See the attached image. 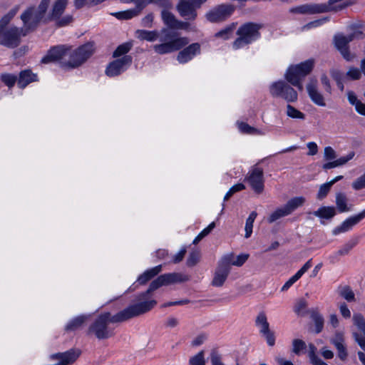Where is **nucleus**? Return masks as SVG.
I'll return each mask as SVG.
<instances>
[{
  "label": "nucleus",
  "mask_w": 365,
  "mask_h": 365,
  "mask_svg": "<svg viewBox=\"0 0 365 365\" xmlns=\"http://www.w3.org/2000/svg\"><path fill=\"white\" fill-rule=\"evenodd\" d=\"M188 280L189 277L187 275L178 272L160 275L150 284L146 291L136 295L135 304L113 316H111L109 312L101 314L90 327V331H93L98 339L111 337L113 335V332L108 327L109 323L124 322L150 312L157 304V301L152 298L153 293L155 290L162 286L185 282Z\"/></svg>",
  "instance_id": "f257e3e1"
},
{
  "label": "nucleus",
  "mask_w": 365,
  "mask_h": 365,
  "mask_svg": "<svg viewBox=\"0 0 365 365\" xmlns=\"http://www.w3.org/2000/svg\"><path fill=\"white\" fill-rule=\"evenodd\" d=\"M48 9V6L41 1L37 7L34 6L28 7L20 16L24 24V29L29 33L36 30L41 22L47 23L48 21H54L57 27H63V26L57 24L56 20L49 19L51 10L47 14Z\"/></svg>",
  "instance_id": "f03ea898"
},
{
  "label": "nucleus",
  "mask_w": 365,
  "mask_h": 365,
  "mask_svg": "<svg viewBox=\"0 0 365 365\" xmlns=\"http://www.w3.org/2000/svg\"><path fill=\"white\" fill-rule=\"evenodd\" d=\"M263 28L262 24L247 22L242 24L237 31L239 36L232 43L234 49H239L246 45L250 44L260 37V29Z\"/></svg>",
  "instance_id": "7ed1b4c3"
},
{
  "label": "nucleus",
  "mask_w": 365,
  "mask_h": 365,
  "mask_svg": "<svg viewBox=\"0 0 365 365\" xmlns=\"http://www.w3.org/2000/svg\"><path fill=\"white\" fill-rule=\"evenodd\" d=\"M314 65V61L308 59L299 64L290 66L285 74L286 80L300 91H303L302 81L312 72Z\"/></svg>",
  "instance_id": "20e7f679"
},
{
  "label": "nucleus",
  "mask_w": 365,
  "mask_h": 365,
  "mask_svg": "<svg viewBox=\"0 0 365 365\" xmlns=\"http://www.w3.org/2000/svg\"><path fill=\"white\" fill-rule=\"evenodd\" d=\"M8 25L0 24V45L9 48H14L20 45L21 36H25L27 32L24 28L7 27Z\"/></svg>",
  "instance_id": "39448f33"
},
{
  "label": "nucleus",
  "mask_w": 365,
  "mask_h": 365,
  "mask_svg": "<svg viewBox=\"0 0 365 365\" xmlns=\"http://www.w3.org/2000/svg\"><path fill=\"white\" fill-rule=\"evenodd\" d=\"M362 37L363 33L359 30H355L348 36H344L342 34H338L334 36V46L344 58L349 61L354 58V56L351 53L349 49V42L355 38H361Z\"/></svg>",
  "instance_id": "423d86ee"
},
{
  "label": "nucleus",
  "mask_w": 365,
  "mask_h": 365,
  "mask_svg": "<svg viewBox=\"0 0 365 365\" xmlns=\"http://www.w3.org/2000/svg\"><path fill=\"white\" fill-rule=\"evenodd\" d=\"M93 53V45L91 43H86L73 51L69 48V61L65 63L64 66L67 68H76L83 64L91 56Z\"/></svg>",
  "instance_id": "0eeeda50"
},
{
  "label": "nucleus",
  "mask_w": 365,
  "mask_h": 365,
  "mask_svg": "<svg viewBox=\"0 0 365 365\" xmlns=\"http://www.w3.org/2000/svg\"><path fill=\"white\" fill-rule=\"evenodd\" d=\"M270 93L273 97H281L287 102H295L298 98L297 91L282 81L275 82L270 86Z\"/></svg>",
  "instance_id": "6e6552de"
},
{
  "label": "nucleus",
  "mask_w": 365,
  "mask_h": 365,
  "mask_svg": "<svg viewBox=\"0 0 365 365\" xmlns=\"http://www.w3.org/2000/svg\"><path fill=\"white\" fill-rule=\"evenodd\" d=\"M334 4H306L296 7L292 11L301 14H316L326 13L331 11H338L342 9L346 6H340L338 8L333 6Z\"/></svg>",
  "instance_id": "1a4fd4ad"
},
{
  "label": "nucleus",
  "mask_w": 365,
  "mask_h": 365,
  "mask_svg": "<svg viewBox=\"0 0 365 365\" xmlns=\"http://www.w3.org/2000/svg\"><path fill=\"white\" fill-rule=\"evenodd\" d=\"M235 6L229 4L217 5L210 10L205 15L206 19L212 23H218L225 21L234 12Z\"/></svg>",
  "instance_id": "9d476101"
},
{
  "label": "nucleus",
  "mask_w": 365,
  "mask_h": 365,
  "mask_svg": "<svg viewBox=\"0 0 365 365\" xmlns=\"http://www.w3.org/2000/svg\"><path fill=\"white\" fill-rule=\"evenodd\" d=\"M67 4L68 0H56L52 5L49 19L56 20L59 26H67L73 21V17L71 15L62 16Z\"/></svg>",
  "instance_id": "9b49d317"
},
{
  "label": "nucleus",
  "mask_w": 365,
  "mask_h": 365,
  "mask_svg": "<svg viewBox=\"0 0 365 365\" xmlns=\"http://www.w3.org/2000/svg\"><path fill=\"white\" fill-rule=\"evenodd\" d=\"M230 259L228 257L223 258L218 264L211 284L213 287H220L226 281L230 272Z\"/></svg>",
  "instance_id": "f8f14e48"
},
{
  "label": "nucleus",
  "mask_w": 365,
  "mask_h": 365,
  "mask_svg": "<svg viewBox=\"0 0 365 365\" xmlns=\"http://www.w3.org/2000/svg\"><path fill=\"white\" fill-rule=\"evenodd\" d=\"M189 43L187 38L181 37L173 41L155 45L153 48L159 54H165L178 51Z\"/></svg>",
  "instance_id": "ddd939ff"
},
{
  "label": "nucleus",
  "mask_w": 365,
  "mask_h": 365,
  "mask_svg": "<svg viewBox=\"0 0 365 365\" xmlns=\"http://www.w3.org/2000/svg\"><path fill=\"white\" fill-rule=\"evenodd\" d=\"M132 63V57L130 56H124L123 58L113 61L110 63L106 70L108 76H115L119 75L125 67L129 66Z\"/></svg>",
  "instance_id": "4468645a"
},
{
  "label": "nucleus",
  "mask_w": 365,
  "mask_h": 365,
  "mask_svg": "<svg viewBox=\"0 0 365 365\" xmlns=\"http://www.w3.org/2000/svg\"><path fill=\"white\" fill-rule=\"evenodd\" d=\"M246 180L248 181L250 186L255 192H262L264 190V177L263 170L262 168H252V170L247 176Z\"/></svg>",
  "instance_id": "2eb2a0df"
},
{
  "label": "nucleus",
  "mask_w": 365,
  "mask_h": 365,
  "mask_svg": "<svg viewBox=\"0 0 365 365\" xmlns=\"http://www.w3.org/2000/svg\"><path fill=\"white\" fill-rule=\"evenodd\" d=\"M195 4L196 2L192 0H180L177 5V10L180 15L186 20L193 21L197 17Z\"/></svg>",
  "instance_id": "dca6fc26"
},
{
  "label": "nucleus",
  "mask_w": 365,
  "mask_h": 365,
  "mask_svg": "<svg viewBox=\"0 0 365 365\" xmlns=\"http://www.w3.org/2000/svg\"><path fill=\"white\" fill-rule=\"evenodd\" d=\"M307 91L312 101L322 107L326 106L323 95L318 90V81L315 78H311L307 83Z\"/></svg>",
  "instance_id": "f3484780"
},
{
  "label": "nucleus",
  "mask_w": 365,
  "mask_h": 365,
  "mask_svg": "<svg viewBox=\"0 0 365 365\" xmlns=\"http://www.w3.org/2000/svg\"><path fill=\"white\" fill-rule=\"evenodd\" d=\"M365 218V209L360 213L350 217L342 222L340 226L336 227L333 230V235H336L341 232H346L350 230L354 226L357 225L361 220Z\"/></svg>",
  "instance_id": "a211bd4d"
},
{
  "label": "nucleus",
  "mask_w": 365,
  "mask_h": 365,
  "mask_svg": "<svg viewBox=\"0 0 365 365\" xmlns=\"http://www.w3.org/2000/svg\"><path fill=\"white\" fill-rule=\"evenodd\" d=\"M69 47L66 46H57L50 49L46 56H44L41 62L48 63L62 59L68 56Z\"/></svg>",
  "instance_id": "6ab92c4d"
},
{
  "label": "nucleus",
  "mask_w": 365,
  "mask_h": 365,
  "mask_svg": "<svg viewBox=\"0 0 365 365\" xmlns=\"http://www.w3.org/2000/svg\"><path fill=\"white\" fill-rule=\"evenodd\" d=\"M200 44L198 43H192L179 52L177 59L181 63H186L191 60L197 53H200Z\"/></svg>",
  "instance_id": "aec40b11"
},
{
  "label": "nucleus",
  "mask_w": 365,
  "mask_h": 365,
  "mask_svg": "<svg viewBox=\"0 0 365 365\" xmlns=\"http://www.w3.org/2000/svg\"><path fill=\"white\" fill-rule=\"evenodd\" d=\"M145 6V1H136V5L134 9L118 12L115 14V16L119 19H129L138 16Z\"/></svg>",
  "instance_id": "412c9836"
},
{
  "label": "nucleus",
  "mask_w": 365,
  "mask_h": 365,
  "mask_svg": "<svg viewBox=\"0 0 365 365\" xmlns=\"http://www.w3.org/2000/svg\"><path fill=\"white\" fill-rule=\"evenodd\" d=\"M348 198L343 192H338L336 194V205L339 212H349L352 209V205H348Z\"/></svg>",
  "instance_id": "4be33fe9"
},
{
  "label": "nucleus",
  "mask_w": 365,
  "mask_h": 365,
  "mask_svg": "<svg viewBox=\"0 0 365 365\" xmlns=\"http://www.w3.org/2000/svg\"><path fill=\"white\" fill-rule=\"evenodd\" d=\"M36 81V75L29 70H25L20 73L17 84L19 88H24L28 84Z\"/></svg>",
  "instance_id": "5701e85b"
},
{
  "label": "nucleus",
  "mask_w": 365,
  "mask_h": 365,
  "mask_svg": "<svg viewBox=\"0 0 365 365\" xmlns=\"http://www.w3.org/2000/svg\"><path fill=\"white\" fill-rule=\"evenodd\" d=\"M90 315H81L71 319L66 326V331H75L81 328L84 323L88 319Z\"/></svg>",
  "instance_id": "b1692460"
},
{
  "label": "nucleus",
  "mask_w": 365,
  "mask_h": 365,
  "mask_svg": "<svg viewBox=\"0 0 365 365\" xmlns=\"http://www.w3.org/2000/svg\"><path fill=\"white\" fill-rule=\"evenodd\" d=\"M162 270V265L156 266L152 269L146 270L142 274H140L138 278V282L140 284H145L149 280L153 279L154 277L158 275Z\"/></svg>",
  "instance_id": "393cba45"
},
{
  "label": "nucleus",
  "mask_w": 365,
  "mask_h": 365,
  "mask_svg": "<svg viewBox=\"0 0 365 365\" xmlns=\"http://www.w3.org/2000/svg\"><path fill=\"white\" fill-rule=\"evenodd\" d=\"M306 201V199L302 197H295L289 200L284 205L289 215L292 214L298 207L302 206Z\"/></svg>",
  "instance_id": "a878e982"
},
{
  "label": "nucleus",
  "mask_w": 365,
  "mask_h": 365,
  "mask_svg": "<svg viewBox=\"0 0 365 365\" xmlns=\"http://www.w3.org/2000/svg\"><path fill=\"white\" fill-rule=\"evenodd\" d=\"M316 217L330 220L336 215V209L334 207H322L317 211L313 212Z\"/></svg>",
  "instance_id": "bb28decb"
},
{
  "label": "nucleus",
  "mask_w": 365,
  "mask_h": 365,
  "mask_svg": "<svg viewBox=\"0 0 365 365\" xmlns=\"http://www.w3.org/2000/svg\"><path fill=\"white\" fill-rule=\"evenodd\" d=\"M309 313L311 314V318L314 322L315 324V332L317 334L320 333L324 327V319L321 314L317 310H311L309 311Z\"/></svg>",
  "instance_id": "cd10ccee"
},
{
  "label": "nucleus",
  "mask_w": 365,
  "mask_h": 365,
  "mask_svg": "<svg viewBox=\"0 0 365 365\" xmlns=\"http://www.w3.org/2000/svg\"><path fill=\"white\" fill-rule=\"evenodd\" d=\"M162 19L164 23L170 29H175L178 20L175 16L168 11L163 10L162 11Z\"/></svg>",
  "instance_id": "c85d7f7f"
},
{
  "label": "nucleus",
  "mask_w": 365,
  "mask_h": 365,
  "mask_svg": "<svg viewBox=\"0 0 365 365\" xmlns=\"http://www.w3.org/2000/svg\"><path fill=\"white\" fill-rule=\"evenodd\" d=\"M255 324L260 327V333L268 331L269 330V324L267 322L266 314L264 312H260L256 317Z\"/></svg>",
  "instance_id": "c756f323"
},
{
  "label": "nucleus",
  "mask_w": 365,
  "mask_h": 365,
  "mask_svg": "<svg viewBox=\"0 0 365 365\" xmlns=\"http://www.w3.org/2000/svg\"><path fill=\"white\" fill-rule=\"evenodd\" d=\"M287 215H289L288 212L285 209L284 206H282L281 207L277 208L272 213H271L267 219V221L269 223L271 224L277 221V220Z\"/></svg>",
  "instance_id": "7c9ffc66"
},
{
  "label": "nucleus",
  "mask_w": 365,
  "mask_h": 365,
  "mask_svg": "<svg viewBox=\"0 0 365 365\" xmlns=\"http://www.w3.org/2000/svg\"><path fill=\"white\" fill-rule=\"evenodd\" d=\"M362 76L359 68L351 66L345 73L346 81H357L361 79Z\"/></svg>",
  "instance_id": "2f4dec72"
},
{
  "label": "nucleus",
  "mask_w": 365,
  "mask_h": 365,
  "mask_svg": "<svg viewBox=\"0 0 365 365\" xmlns=\"http://www.w3.org/2000/svg\"><path fill=\"white\" fill-rule=\"evenodd\" d=\"M137 33L138 34V38L141 40L153 41L158 37V32L155 31H149L145 30H138Z\"/></svg>",
  "instance_id": "473e14b6"
},
{
  "label": "nucleus",
  "mask_w": 365,
  "mask_h": 365,
  "mask_svg": "<svg viewBox=\"0 0 365 365\" xmlns=\"http://www.w3.org/2000/svg\"><path fill=\"white\" fill-rule=\"evenodd\" d=\"M257 215V212L255 211H253L250 214L248 218L246 220L245 227V237L246 238H249L252 232L253 223H254V221H255Z\"/></svg>",
  "instance_id": "72a5a7b5"
},
{
  "label": "nucleus",
  "mask_w": 365,
  "mask_h": 365,
  "mask_svg": "<svg viewBox=\"0 0 365 365\" xmlns=\"http://www.w3.org/2000/svg\"><path fill=\"white\" fill-rule=\"evenodd\" d=\"M353 321L355 326L361 332V335L365 336V319L361 314H355L353 317Z\"/></svg>",
  "instance_id": "f704fd0d"
},
{
  "label": "nucleus",
  "mask_w": 365,
  "mask_h": 365,
  "mask_svg": "<svg viewBox=\"0 0 365 365\" xmlns=\"http://www.w3.org/2000/svg\"><path fill=\"white\" fill-rule=\"evenodd\" d=\"M339 294L348 302L355 301V294L349 286H345L339 291Z\"/></svg>",
  "instance_id": "c9c22d12"
},
{
  "label": "nucleus",
  "mask_w": 365,
  "mask_h": 365,
  "mask_svg": "<svg viewBox=\"0 0 365 365\" xmlns=\"http://www.w3.org/2000/svg\"><path fill=\"white\" fill-rule=\"evenodd\" d=\"M132 47V43L127 42L125 43H123L117 47L115 51L113 52V56L114 58L119 57L122 55H124L127 53Z\"/></svg>",
  "instance_id": "e433bc0d"
},
{
  "label": "nucleus",
  "mask_w": 365,
  "mask_h": 365,
  "mask_svg": "<svg viewBox=\"0 0 365 365\" xmlns=\"http://www.w3.org/2000/svg\"><path fill=\"white\" fill-rule=\"evenodd\" d=\"M287 115L292 118H298V119H304L305 115L293 107L292 106L288 104L287 106Z\"/></svg>",
  "instance_id": "4c0bfd02"
},
{
  "label": "nucleus",
  "mask_w": 365,
  "mask_h": 365,
  "mask_svg": "<svg viewBox=\"0 0 365 365\" xmlns=\"http://www.w3.org/2000/svg\"><path fill=\"white\" fill-rule=\"evenodd\" d=\"M305 342L299 339H294L292 341V352L297 355H299L301 351L306 349Z\"/></svg>",
  "instance_id": "58836bf2"
},
{
  "label": "nucleus",
  "mask_w": 365,
  "mask_h": 365,
  "mask_svg": "<svg viewBox=\"0 0 365 365\" xmlns=\"http://www.w3.org/2000/svg\"><path fill=\"white\" fill-rule=\"evenodd\" d=\"M357 244V240H352L345 244L343 247L339 250L336 255L339 256H343L347 255L349 251Z\"/></svg>",
  "instance_id": "ea45409f"
},
{
  "label": "nucleus",
  "mask_w": 365,
  "mask_h": 365,
  "mask_svg": "<svg viewBox=\"0 0 365 365\" xmlns=\"http://www.w3.org/2000/svg\"><path fill=\"white\" fill-rule=\"evenodd\" d=\"M19 9V6H16L14 8L11 9L8 14L4 15L0 19V24H9L11 20L14 18V16L16 14Z\"/></svg>",
  "instance_id": "a19ab883"
},
{
  "label": "nucleus",
  "mask_w": 365,
  "mask_h": 365,
  "mask_svg": "<svg viewBox=\"0 0 365 365\" xmlns=\"http://www.w3.org/2000/svg\"><path fill=\"white\" fill-rule=\"evenodd\" d=\"M331 77L336 81V83L341 81H346L345 73L336 68H331L329 71Z\"/></svg>",
  "instance_id": "79ce46f5"
},
{
  "label": "nucleus",
  "mask_w": 365,
  "mask_h": 365,
  "mask_svg": "<svg viewBox=\"0 0 365 365\" xmlns=\"http://www.w3.org/2000/svg\"><path fill=\"white\" fill-rule=\"evenodd\" d=\"M189 362L190 365H205L204 351H201L195 356L191 357Z\"/></svg>",
  "instance_id": "37998d69"
},
{
  "label": "nucleus",
  "mask_w": 365,
  "mask_h": 365,
  "mask_svg": "<svg viewBox=\"0 0 365 365\" xmlns=\"http://www.w3.org/2000/svg\"><path fill=\"white\" fill-rule=\"evenodd\" d=\"M331 184L328 182L319 187V192L317 194V198L319 200L324 199L331 190Z\"/></svg>",
  "instance_id": "c03bdc74"
},
{
  "label": "nucleus",
  "mask_w": 365,
  "mask_h": 365,
  "mask_svg": "<svg viewBox=\"0 0 365 365\" xmlns=\"http://www.w3.org/2000/svg\"><path fill=\"white\" fill-rule=\"evenodd\" d=\"M200 258V253L198 251L192 252L187 259V265L188 267H193L197 264Z\"/></svg>",
  "instance_id": "a18cd8bd"
},
{
  "label": "nucleus",
  "mask_w": 365,
  "mask_h": 365,
  "mask_svg": "<svg viewBox=\"0 0 365 365\" xmlns=\"http://www.w3.org/2000/svg\"><path fill=\"white\" fill-rule=\"evenodd\" d=\"M1 81L9 88L14 86L16 81V76L9 73L2 74L1 76Z\"/></svg>",
  "instance_id": "49530a36"
},
{
  "label": "nucleus",
  "mask_w": 365,
  "mask_h": 365,
  "mask_svg": "<svg viewBox=\"0 0 365 365\" xmlns=\"http://www.w3.org/2000/svg\"><path fill=\"white\" fill-rule=\"evenodd\" d=\"M245 188V186L242 183H238L230 187L229 191L226 193L224 197V200L227 201L229 198L235 192L242 190Z\"/></svg>",
  "instance_id": "de8ad7c7"
},
{
  "label": "nucleus",
  "mask_w": 365,
  "mask_h": 365,
  "mask_svg": "<svg viewBox=\"0 0 365 365\" xmlns=\"http://www.w3.org/2000/svg\"><path fill=\"white\" fill-rule=\"evenodd\" d=\"M234 28H235L234 24L232 26H229L226 27L225 29L217 32L215 34V36L218 37V38H222L224 39H227V38H229L230 35L233 31Z\"/></svg>",
  "instance_id": "09e8293b"
},
{
  "label": "nucleus",
  "mask_w": 365,
  "mask_h": 365,
  "mask_svg": "<svg viewBox=\"0 0 365 365\" xmlns=\"http://www.w3.org/2000/svg\"><path fill=\"white\" fill-rule=\"evenodd\" d=\"M162 33L164 34L163 36L161 37L160 40L162 41H170L174 39L178 38H177V33L174 31H171L168 29H163L162 30Z\"/></svg>",
  "instance_id": "8fccbe9b"
},
{
  "label": "nucleus",
  "mask_w": 365,
  "mask_h": 365,
  "mask_svg": "<svg viewBox=\"0 0 365 365\" xmlns=\"http://www.w3.org/2000/svg\"><path fill=\"white\" fill-rule=\"evenodd\" d=\"M352 187L356 190L365 188V173L352 182Z\"/></svg>",
  "instance_id": "3c124183"
},
{
  "label": "nucleus",
  "mask_w": 365,
  "mask_h": 365,
  "mask_svg": "<svg viewBox=\"0 0 365 365\" xmlns=\"http://www.w3.org/2000/svg\"><path fill=\"white\" fill-rule=\"evenodd\" d=\"M324 156L326 160H332L337 157L335 150L329 146L324 148Z\"/></svg>",
  "instance_id": "603ef678"
},
{
  "label": "nucleus",
  "mask_w": 365,
  "mask_h": 365,
  "mask_svg": "<svg viewBox=\"0 0 365 365\" xmlns=\"http://www.w3.org/2000/svg\"><path fill=\"white\" fill-rule=\"evenodd\" d=\"M307 307V302L304 299H300L294 306V312L297 314H301L303 310Z\"/></svg>",
  "instance_id": "864d4df0"
},
{
  "label": "nucleus",
  "mask_w": 365,
  "mask_h": 365,
  "mask_svg": "<svg viewBox=\"0 0 365 365\" xmlns=\"http://www.w3.org/2000/svg\"><path fill=\"white\" fill-rule=\"evenodd\" d=\"M320 80L325 91L330 94L331 93V87L328 76L325 73H323L321 76Z\"/></svg>",
  "instance_id": "5fc2aeb1"
},
{
  "label": "nucleus",
  "mask_w": 365,
  "mask_h": 365,
  "mask_svg": "<svg viewBox=\"0 0 365 365\" xmlns=\"http://www.w3.org/2000/svg\"><path fill=\"white\" fill-rule=\"evenodd\" d=\"M240 129L242 132L246 133H260L257 129L250 126L248 124L242 123L240 125Z\"/></svg>",
  "instance_id": "6e6d98bb"
},
{
  "label": "nucleus",
  "mask_w": 365,
  "mask_h": 365,
  "mask_svg": "<svg viewBox=\"0 0 365 365\" xmlns=\"http://www.w3.org/2000/svg\"><path fill=\"white\" fill-rule=\"evenodd\" d=\"M354 155H355L354 152H350L346 156L341 157L339 159L336 160L338 167L344 165L346 163H347L349 160H351L354 158Z\"/></svg>",
  "instance_id": "4d7b16f0"
},
{
  "label": "nucleus",
  "mask_w": 365,
  "mask_h": 365,
  "mask_svg": "<svg viewBox=\"0 0 365 365\" xmlns=\"http://www.w3.org/2000/svg\"><path fill=\"white\" fill-rule=\"evenodd\" d=\"M331 342L336 346L344 344V335L342 332L337 331L331 339Z\"/></svg>",
  "instance_id": "13d9d810"
},
{
  "label": "nucleus",
  "mask_w": 365,
  "mask_h": 365,
  "mask_svg": "<svg viewBox=\"0 0 365 365\" xmlns=\"http://www.w3.org/2000/svg\"><path fill=\"white\" fill-rule=\"evenodd\" d=\"M210 359L212 365H223L220 354L215 349L211 352Z\"/></svg>",
  "instance_id": "bf43d9fd"
},
{
  "label": "nucleus",
  "mask_w": 365,
  "mask_h": 365,
  "mask_svg": "<svg viewBox=\"0 0 365 365\" xmlns=\"http://www.w3.org/2000/svg\"><path fill=\"white\" fill-rule=\"evenodd\" d=\"M262 334H263L267 340V342L268 345L270 346H272L275 344V336L273 331H272L270 329L268 330V331L264 332Z\"/></svg>",
  "instance_id": "052dcab7"
},
{
  "label": "nucleus",
  "mask_w": 365,
  "mask_h": 365,
  "mask_svg": "<svg viewBox=\"0 0 365 365\" xmlns=\"http://www.w3.org/2000/svg\"><path fill=\"white\" fill-rule=\"evenodd\" d=\"M339 310H340V313L343 317H344L346 319H349L351 317V312L349 309V308L345 302L340 303Z\"/></svg>",
  "instance_id": "680f3d73"
},
{
  "label": "nucleus",
  "mask_w": 365,
  "mask_h": 365,
  "mask_svg": "<svg viewBox=\"0 0 365 365\" xmlns=\"http://www.w3.org/2000/svg\"><path fill=\"white\" fill-rule=\"evenodd\" d=\"M249 255H240L237 256V260H234L232 262L230 261V265H235V266H242L248 259Z\"/></svg>",
  "instance_id": "e2e57ef3"
},
{
  "label": "nucleus",
  "mask_w": 365,
  "mask_h": 365,
  "mask_svg": "<svg viewBox=\"0 0 365 365\" xmlns=\"http://www.w3.org/2000/svg\"><path fill=\"white\" fill-rule=\"evenodd\" d=\"M338 351V356L342 361H344L347 357L346 349L344 344L335 346Z\"/></svg>",
  "instance_id": "0e129e2a"
},
{
  "label": "nucleus",
  "mask_w": 365,
  "mask_h": 365,
  "mask_svg": "<svg viewBox=\"0 0 365 365\" xmlns=\"http://www.w3.org/2000/svg\"><path fill=\"white\" fill-rule=\"evenodd\" d=\"M347 98L349 103L352 106H354V107L360 101L359 100H358L357 96L352 91H349L347 92Z\"/></svg>",
  "instance_id": "69168bd1"
},
{
  "label": "nucleus",
  "mask_w": 365,
  "mask_h": 365,
  "mask_svg": "<svg viewBox=\"0 0 365 365\" xmlns=\"http://www.w3.org/2000/svg\"><path fill=\"white\" fill-rule=\"evenodd\" d=\"M312 267V259L308 260L302 267L295 274L299 278Z\"/></svg>",
  "instance_id": "338daca9"
},
{
  "label": "nucleus",
  "mask_w": 365,
  "mask_h": 365,
  "mask_svg": "<svg viewBox=\"0 0 365 365\" xmlns=\"http://www.w3.org/2000/svg\"><path fill=\"white\" fill-rule=\"evenodd\" d=\"M354 337L360 347L365 351V336L363 335L360 336L357 333H354Z\"/></svg>",
  "instance_id": "774afa93"
}]
</instances>
